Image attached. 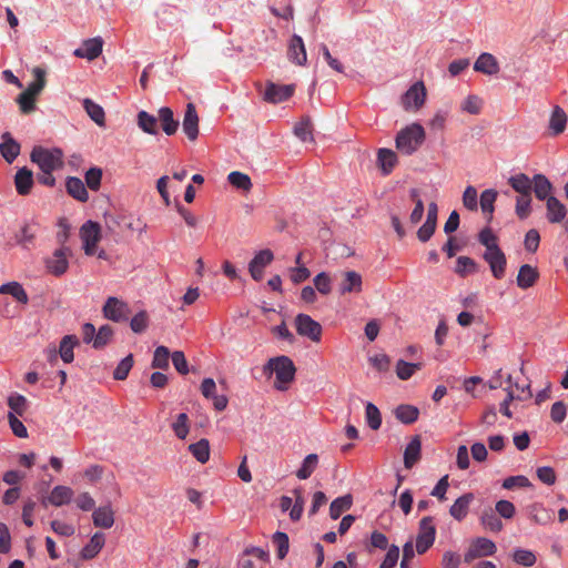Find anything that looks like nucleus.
Instances as JSON below:
<instances>
[{"instance_id": "nucleus-51", "label": "nucleus", "mask_w": 568, "mask_h": 568, "mask_svg": "<svg viewBox=\"0 0 568 568\" xmlns=\"http://www.w3.org/2000/svg\"><path fill=\"white\" fill-rule=\"evenodd\" d=\"M8 406L10 407V412L16 416H23L27 409V398L23 395L14 393L9 396Z\"/></svg>"}, {"instance_id": "nucleus-38", "label": "nucleus", "mask_w": 568, "mask_h": 568, "mask_svg": "<svg viewBox=\"0 0 568 568\" xmlns=\"http://www.w3.org/2000/svg\"><path fill=\"white\" fill-rule=\"evenodd\" d=\"M82 104L92 121H94L99 126H103L105 124V113L101 105L89 98H85Z\"/></svg>"}, {"instance_id": "nucleus-53", "label": "nucleus", "mask_w": 568, "mask_h": 568, "mask_svg": "<svg viewBox=\"0 0 568 568\" xmlns=\"http://www.w3.org/2000/svg\"><path fill=\"white\" fill-rule=\"evenodd\" d=\"M172 429L175 436L180 439H185L189 434V417L185 413H181L176 416V419L172 424Z\"/></svg>"}, {"instance_id": "nucleus-49", "label": "nucleus", "mask_w": 568, "mask_h": 568, "mask_svg": "<svg viewBox=\"0 0 568 568\" xmlns=\"http://www.w3.org/2000/svg\"><path fill=\"white\" fill-rule=\"evenodd\" d=\"M365 418H366L367 425L373 430H377L382 425V416H381L379 409L373 403L366 404Z\"/></svg>"}, {"instance_id": "nucleus-50", "label": "nucleus", "mask_w": 568, "mask_h": 568, "mask_svg": "<svg viewBox=\"0 0 568 568\" xmlns=\"http://www.w3.org/2000/svg\"><path fill=\"white\" fill-rule=\"evenodd\" d=\"M229 182L236 189L248 191L252 187L251 179L247 174L233 171L227 176Z\"/></svg>"}, {"instance_id": "nucleus-14", "label": "nucleus", "mask_w": 568, "mask_h": 568, "mask_svg": "<svg viewBox=\"0 0 568 568\" xmlns=\"http://www.w3.org/2000/svg\"><path fill=\"white\" fill-rule=\"evenodd\" d=\"M273 252L268 248L262 250L255 254L248 264V271L253 280L261 281L263 278L264 268L273 261Z\"/></svg>"}, {"instance_id": "nucleus-16", "label": "nucleus", "mask_w": 568, "mask_h": 568, "mask_svg": "<svg viewBox=\"0 0 568 568\" xmlns=\"http://www.w3.org/2000/svg\"><path fill=\"white\" fill-rule=\"evenodd\" d=\"M183 132L186 134L190 141H194L199 136V115L193 103H187L183 122Z\"/></svg>"}, {"instance_id": "nucleus-17", "label": "nucleus", "mask_w": 568, "mask_h": 568, "mask_svg": "<svg viewBox=\"0 0 568 568\" xmlns=\"http://www.w3.org/2000/svg\"><path fill=\"white\" fill-rule=\"evenodd\" d=\"M538 278V268L530 264H524L519 267L516 284L521 290H528L537 283Z\"/></svg>"}, {"instance_id": "nucleus-10", "label": "nucleus", "mask_w": 568, "mask_h": 568, "mask_svg": "<svg viewBox=\"0 0 568 568\" xmlns=\"http://www.w3.org/2000/svg\"><path fill=\"white\" fill-rule=\"evenodd\" d=\"M496 551V545L493 540L478 537L474 539L464 555L465 562H471L476 558L490 556Z\"/></svg>"}, {"instance_id": "nucleus-48", "label": "nucleus", "mask_w": 568, "mask_h": 568, "mask_svg": "<svg viewBox=\"0 0 568 568\" xmlns=\"http://www.w3.org/2000/svg\"><path fill=\"white\" fill-rule=\"evenodd\" d=\"M170 357L171 354L166 346H158L154 351L151 365L153 368L168 369L170 366Z\"/></svg>"}, {"instance_id": "nucleus-39", "label": "nucleus", "mask_w": 568, "mask_h": 568, "mask_svg": "<svg viewBox=\"0 0 568 568\" xmlns=\"http://www.w3.org/2000/svg\"><path fill=\"white\" fill-rule=\"evenodd\" d=\"M419 415V410L416 406L413 405H399L395 409L396 418L403 424L409 425L417 420Z\"/></svg>"}, {"instance_id": "nucleus-58", "label": "nucleus", "mask_w": 568, "mask_h": 568, "mask_svg": "<svg viewBox=\"0 0 568 568\" xmlns=\"http://www.w3.org/2000/svg\"><path fill=\"white\" fill-rule=\"evenodd\" d=\"M540 243V235L536 229H530L524 240L525 250L529 253H536Z\"/></svg>"}, {"instance_id": "nucleus-25", "label": "nucleus", "mask_w": 568, "mask_h": 568, "mask_svg": "<svg viewBox=\"0 0 568 568\" xmlns=\"http://www.w3.org/2000/svg\"><path fill=\"white\" fill-rule=\"evenodd\" d=\"M0 153L8 163H12L20 153V144L8 132L2 134Z\"/></svg>"}, {"instance_id": "nucleus-64", "label": "nucleus", "mask_w": 568, "mask_h": 568, "mask_svg": "<svg viewBox=\"0 0 568 568\" xmlns=\"http://www.w3.org/2000/svg\"><path fill=\"white\" fill-rule=\"evenodd\" d=\"M149 324L148 314L144 311L139 312L136 315H134L130 322L131 329L136 333H143Z\"/></svg>"}, {"instance_id": "nucleus-21", "label": "nucleus", "mask_w": 568, "mask_h": 568, "mask_svg": "<svg viewBox=\"0 0 568 568\" xmlns=\"http://www.w3.org/2000/svg\"><path fill=\"white\" fill-rule=\"evenodd\" d=\"M105 544V536L98 531L92 535L90 541L82 548L80 556L83 560H90L98 556Z\"/></svg>"}, {"instance_id": "nucleus-4", "label": "nucleus", "mask_w": 568, "mask_h": 568, "mask_svg": "<svg viewBox=\"0 0 568 568\" xmlns=\"http://www.w3.org/2000/svg\"><path fill=\"white\" fill-rule=\"evenodd\" d=\"M31 161L38 164L41 171H55L63 166V153L60 149L33 148Z\"/></svg>"}, {"instance_id": "nucleus-24", "label": "nucleus", "mask_w": 568, "mask_h": 568, "mask_svg": "<svg viewBox=\"0 0 568 568\" xmlns=\"http://www.w3.org/2000/svg\"><path fill=\"white\" fill-rule=\"evenodd\" d=\"M33 185V173L28 168H21L14 175V186L20 195L30 193Z\"/></svg>"}, {"instance_id": "nucleus-54", "label": "nucleus", "mask_w": 568, "mask_h": 568, "mask_svg": "<svg viewBox=\"0 0 568 568\" xmlns=\"http://www.w3.org/2000/svg\"><path fill=\"white\" fill-rule=\"evenodd\" d=\"M133 367V355L125 356L115 367L113 378L116 381H124Z\"/></svg>"}, {"instance_id": "nucleus-11", "label": "nucleus", "mask_w": 568, "mask_h": 568, "mask_svg": "<svg viewBox=\"0 0 568 568\" xmlns=\"http://www.w3.org/2000/svg\"><path fill=\"white\" fill-rule=\"evenodd\" d=\"M130 314L128 304L116 297H109L103 306V315L113 322L126 321Z\"/></svg>"}, {"instance_id": "nucleus-20", "label": "nucleus", "mask_w": 568, "mask_h": 568, "mask_svg": "<svg viewBox=\"0 0 568 568\" xmlns=\"http://www.w3.org/2000/svg\"><path fill=\"white\" fill-rule=\"evenodd\" d=\"M92 520L95 527L109 529L114 525V513L110 504L100 506L92 513Z\"/></svg>"}, {"instance_id": "nucleus-56", "label": "nucleus", "mask_w": 568, "mask_h": 568, "mask_svg": "<svg viewBox=\"0 0 568 568\" xmlns=\"http://www.w3.org/2000/svg\"><path fill=\"white\" fill-rule=\"evenodd\" d=\"M273 542L277 547V557L280 559L285 558L290 548L288 536L285 532L276 531L273 535Z\"/></svg>"}, {"instance_id": "nucleus-2", "label": "nucleus", "mask_w": 568, "mask_h": 568, "mask_svg": "<svg viewBox=\"0 0 568 568\" xmlns=\"http://www.w3.org/2000/svg\"><path fill=\"white\" fill-rule=\"evenodd\" d=\"M263 372L268 377L272 374H275V388L278 390H286L288 384H291L295 378L296 367L288 356L282 355L270 358L263 366Z\"/></svg>"}, {"instance_id": "nucleus-47", "label": "nucleus", "mask_w": 568, "mask_h": 568, "mask_svg": "<svg viewBox=\"0 0 568 568\" xmlns=\"http://www.w3.org/2000/svg\"><path fill=\"white\" fill-rule=\"evenodd\" d=\"M513 560L520 566L531 567L536 564V555L528 549L516 548L511 554Z\"/></svg>"}, {"instance_id": "nucleus-1", "label": "nucleus", "mask_w": 568, "mask_h": 568, "mask_svg": "<svg viewBox=\"0 0 568 568\" xmlns=\"http://www.w3.org/2000/svg\"><path fill=\"white\" fill-rule=\"evenodd\" d=\"M530 384L528 379L524 376L523 371L515 372L514 374H509L507 378V386L505 390L507 396L499 404V412H501L508 418L513 417V410L510 408V403L514 400H524L531 396L530 393Z\"/></svg>"}, {"instance_id": "nucleus-37", "label": "nucleus", "mask_w": 568, "mask_h": 568, "mask_svg": "<svg viewBox=\"0 0 568 568\" xmlns=\"http://www.w3.org/2000/svg\"><path fill=\"white\" fill-rule=\"evenodd\" d=\"M353 505V498L352 495L347 494L341 497H337L331 503L329 506V517L333 520L338 519L342 514L346 510H348Z\"/></svg>"}, {"instance_id": "nucleus-40", "label": "nucleus", "mask_w": 568, "mask_h": 568, "mask_svg": "<svg viewBox=\"0 0 568 568\" xmlns=\"http://www.w3.org/2000/svg\"><path fill=\"white\" fill-rule=\"evenodd\" d=\"M192 456L201 464H205L210 459V443L202 438L189 446Z\"/></svg>"}, {"instance_id": "nucleus-60", "label": "nucleus", "mask_w": 568, "mask_h": 568, "mask_svg": "<svg viewBox=\"0 0 568 568\" xmlns=\"http://www.w3.org/2000/svg\"><path fill=\"white\" fill-rule=\"evenodd\" d=\"M463 204L469 211H476L478 207L477 190L469 185L465 189L463 194Z\"/></svg>"}, {"instance_id": "nucleus-18", "label": "nucleus", "mask_w": 568, "mask_h": 568, "mask_svg": "<svg viewBox=\"0 0 568 568\" xmlns=\"http://www.w3.org/2000/svg\"><path fill=\"white\" fill-rule=\"evenodd\" d=\"M287 57L291 62L297 65H305L307 61V55L303 39L300 36L294 34L291 38Z\"/></svg>"}, {"instance_id": "nucleus-27", "label": "nucleus", "mask_w": 568, "mask_h": 568, "mask_svg": "<svg viewBox=\"0 0 568 568\" xmlns=\"http://www.w3.org/2000/svg\"><path fill=\"white\" fill-rule=\"evenodd\" d=\"M532 183L534 192L538 200L547 202L549 197H554L551 195L552 184L544 174H536Z\"/></svg>"}, {"instance_id": "nucleus-6", "label": "nucleus", "mask_w": 568, "mask_h": 568, "mask_svg": "<svg viewBox=\"0 0 568 568\" xmlns=\"http://www.w3.org/2000/svg\"><path fill=\"white\" fill-rule=\"evenodd\" d=\"M80 237L84 253L89 256L94 255L97 253V245L101 240L99 223L87 221L80 229Z\"/></svg>"}, {"instance_id": "nucleus-19", "label": "nucleus", "mask_w": 568, "mask_h": 568, "mask_svg": "<svg viewBox=\"0 0 568 568\" xmlns=\"http://www.w3.org/2000/svg\"><path fill=\"white\" fill-rule=\"evenodd\" d=\"M103 41L101 38H92L85 40L81 48L74 51V55L79 58H85L88 60H94L102 52Z\"/></svg>"}, {"instance_id": "nucleus-13", "label": "nucleus", "mask_w": 568, "mask_h": 568, "mask_svg": "<svg viewBox=\"0 0 568 568\" xmlns=\"http://www.w3.org/2000/svg\"><path fill=\"white\" fill-rule=\"evenodd\" d=\"M69 252L70 250L65 246L55 250L52 256L45 260L47 270L55 276L64 274L69 267Z\"/></svg>"}, {"instance_id": "nucleus-9", "label": "nucleus", "mask_w": 568, "mask_h": 568, "mask_svg": "<svg viewBox=\"0 0 568 568\" xmlns=\"http://www.w3.org/2000/svg\"><path fill=\"white\" fill-rule=\"evenodd\" d=\"M426 88L424 82H415L402 97V105L406 111L419 110L426 101Z\"/></svg>"}, {"instance_id": "nucleus-28", "label": "nucleus", "mask_w": 568, "mask_h": 568, "mask_svg": "<svg viewBox=\"0 0 568 568\" xmlns=\"http://www.w3.org/2000/svg\"><path fill=\"white\" fill-rule=\"evenodd\" d=\"M422 443L419 436H415L404 452L405 468L410 469L420 458Z\"/></svg>"}, {"instance_id": "nucleus-29", "label": "nucleus", "mask_w": 568, "mask_h": 568, "mask_svg": "<svg viewBox=\"0 0 568 568\" xmlns=\"http://www.w3.org/2000/svg\"><path fill=\"white\" fill-rule=\"evenodd\" d=\"M67 192L80 202H87L89 193L84 183L75 176H69L65 182Z\"/></svg>"}, {"instance_id": "nucleus-15", "label": "nucleus", "mask_w": 568, "mask_h": 568, "mask_svg": "<svg viewBox=\"0 0 568 568\" xmlns=\"http://www.w3.org/2000/svg\"><path fill=\"white\" fill-rule=\"evenodd\" d=\"M293 84L267 83L264 92V99L271 103H280L288 100L294 93Z\"/></svg>"}, {"instance_id": "nucleus-57", "label": "nucleus", "mask_w": 568, "mask_h": 568, "mask_svg": "<svg viewBox=\"0 0 568 568\" xmlns=\"http://www.w3.org/2000/svg\"><path fill=\"white\" fill-rule=\"evenodd\" d=\"M501 486L503 488L510 490L515 488L530 487L531 483L526 476L517 475L505 478Z\"/></svg>"}, {"instance_id": "nucleus-55", "label": "nucleus", "mask_w": 568, "mask_h": 568, "mask_svg": "<svg viewBox=\"0 0 568 568\" xmlns=\"http://www.w3.org/2000/svg\"><path fill=\"white\" fill-rule=\"evenodd\" d=\"M531 196L529 194H521L516 200V214L519 219L524 220L530 214Z\"/></svg>"}, {"instance_id": "nucleus-36", "label": "nucleus", "mask_w": 568, "mask_h": 568, "mask_svg": "<svg viewBox=\"0 0 568 568\" xmlns=\"http://www.w3.org/2000/svg\"><path fill=\"white\" fill-rule=\"evenodd\" d=\"M32 73L34 75V81H32L23 92L36 99L45 87V71L40 67H36L32 70Z\"/></svg>"}, {"instance_id": "nucleus-22", "label": "nucleus", "mask_w": 568, "mask_h": 568, "mask_svg": "<svg viewBox=\"0 0 568 568\" xmlns=\"http://www.w3.org/2000/svg\"><path fill=\"white\" fill-rule=\"evenodd\" d=\"M73 495L74 491L70 487L58 485L53 487L47 500L55 507H61L63 505H68L72 500Z\"/></svg>"}, {"instance_id": "nucleus-3", "label": "nucleus", "mask_w": 568, "mask_h": 568, "mask_svg": "<svg viewBox=\"0 0 568 568\" xmlns=\"http://www.w3.org/2000/svg\"><path fill=\"white\" fill-rule=\"evenodd\" d=\"M425 130L419 123H412L396 136V148L406 155L413 154L424 142Z\"/></svg>"}, {"instance_id": "nucleus-46", "label": "nucleus", "mask_w": 568, "mask_h": 568, "mask_svg": "<svg viewBox=\"0 0 568 568\" xmlns=\"http://www.w3.org/2000/svg\"><path fill=\"white\" fill-rule=\"evenodd\" d=\"M508 181H509V184L511 185V187L516 192H518L520 195L521 194H529L530 191H531V183L532 182L524 173H519V174H516L514 176H510Z\"/></svg>"}, {"instance_id": "nucleus-33", "label": "nucleus", "mask_w": 568, "mask_h": 568, "mask_svg": "<svg viewBox=\"0 0 568 568\" xmlns=\"http://www.w3.org/2000/svg\"><path fill=\"white\" fill-rule=\"evenodd\" d=\"M497 200V191L494 189L485 190L480 195V209L487 221L491 222L494 219L495 202Z\"/></svg>"}, {"instance_id": "nucleus-44", "label": "nucleus", "mask_w": 568, "mask_h": 568, "mask_svg": "<svg viewBox=\"0 0 568 568\" xmlns=\"http://www.w3.org/2000/svg\"><path fill=\"white\" fill-rule=\"evenodd\" d=\"M156 118L149 114L146 111H140L138 113V125L148 134H158Z\"/></svg>"}, {"instance_id": "nucleus-45", "label": "nucleus", "mask_w": 568, "mask_h": 568, "mask_svg": "<svg viewBox=\"0 0 568 568\" xmlns=\"http://www.w3.org/2000/svg\"><path fill=\"white\" fill-rule=\"evenodd\" d=\"M38 229L39 226L36 222L27 223L26 225H23L19 234H17L18 243L23 246H28L29 244H31L34 237L37 236Z\"/></svg>"}, {"instance_id": "nucleus-8", "label": "nucleus", "mask_w": 568, "mask_h": 568, "mask_svg": "<svg viewBox=\"0 0 568 568\" xmlns=\"http://www.w3.org/2000/svg\"><path fill=\"white\" fill-rule=\"evenodd\" d=\"M436 528L432 517H424L419 521V531L416 537V551L422 555L426 552L434 544Z\"/></svg>"}, {"instance_id": "nucleus-62", "label": "nucleus", "mask_w": 568, "mask_h": 568, "mask_svg": "<svg viewBox=\"0 0 568 568\" xmlns=\"http://www.w3.org/2000/svg\"><path fill=\"white\" fill-rule=\"evenodd\" d=\"M84 179L88 187L97 191L101 185L102 170L99 168H91L87 171Z\"/></svg>"}, {"instance_id": "nucleus-7", "label": "nucleus", "mask_w": 568, "mask_h": 568, "mask_svg": "<svg viewBox=\"0 0 568 568\" xmlns=\"http://www.w3.org/2000/svg\"><path fill=\"white\" fill-rule=\"evenodd\" d=\"M295 328L298 335L318 343L322 337V325L307 314H298L295 317Z\"/></svg>"}, {"instance_id": "nucleus-41", "label": "nucleus", "mask_w": 568, "mask_h": 568, "mask_svg": "<svg viewBox=\"0 0 568 568\" xmlns=\"http://www.w3.org/2000/svg\"><path fill=\"white\" fill-rule=\"evenodd\" d=\"M377 161L383 173L389 174L397 162V156L396 153L389 149H381L378 151Z\"/></svg>"}, {"instance_id": "nucleus-43", "label": "nucleus", "mask_w": 568, "mask_h": 568, "mask_svg": "<svg viewBox=\"0 0 568 568\" xmlns=\"http://www.w3.org/2000/svg\"><path fill=\"white\" fill-rule=\"evenodd\" d=\"M420 368L422 363H408L404 359H398L396 363V375L399 379L407 381Z\"/></svg>"}, {"instance_id": "nucleus-34", "label": "nucleus", "mask_w": 568, "mask_h": 568, "mask_svg": "<svg viewBox=\"0 0 568 568\" xmlns=\"http://www.w3.org/2000/svg\"><path fill=\"white\" fill-rule=\"evenodd\" d=\"M473 498V494H465L457 498L449 509L452 517L459 521L463 520L468 514V508Z\"/></svg>"}, {"instance_id": "nucleus-30", "label": "nucleus", "mask_w": 568, "mask_h": 568, "mask_svg": "<svg viewBox=\"0 0 568 568\" xmlns=\"http://www.w3.org/2000/svg\"><path fill=\"white\" fill-rule=\"evenodd\" d=\"M79 345V338L75 335H65L60 341L59 355L61 359L69 364L74 359L73 349Z\"/></svg>"}, {"instance_id": "nucleus-61", "label": "nucleus", "mask_w": 568, "mask_h": 568, "mask_svg": "<svg viewBox=\"0 0 568 568\" xmlns=\"http://www.w3.org/2000/svg\"><path fill=\"white\" fill-rule=\"evenodd\" d=\"M8 422L12 433L19 438H27L28 430L23 423L12 412L8 413Z\"/></svg>"}, {"instance_id": "nucleus-12", "label": "nucleus", "mask_w": 568, "mask_h": 568, "mask_svg": "<svg viewBox=\"0 0 568 568\" xmlns=\"http://www.w3.org/2000/svg\"><path fill=\"white\" fill-rule=\"evenodd\" d=\"M363 290L362 275L356 271H345L341 274V281L338 283V293L345 294H358Z\"/></svg>"}, {"instance_id": "nucleus-32", "label": "nucleus", "mask_w": 568, "mask_h": 568, "mask_svg": "<svg viewBox=\"0 0 568 568\" xmlns=\"http://www.w3.org/2000/svg\"><path fill=\"white\" fill-rule=\"evenodd\" d=\"M567 124V114L562 108L555 105L549 119V130L554 135H559L565 131Z\"/></svg>"}, {"instance_id": "nucleus-42", "label": "nucleus", "mask_w": 568, "mask_h": 568, "mask_svg": "<svg viewBox=\"0 0 568 568\" xmlns=\"http://www.w3.org/2000/svg\"><path fill=\"white\" fill-rule=\"evenodd\" d=\"M318 464V456L316 454H308L302 462L301 467L296 471L298 479H307L311 477Z\"/></svg>"}, {"instance_id": "nucleus-23", "label": "nucleus", "mask_w": 568, "mask_h": 568, "mask_svg": "<svg viewBox=\"0 0 568 568\" xmlns=\"http://www.w3.org/2000/svg\"><path fill=\"white\" fill-rule=\"evenodd\" d=\"M546 207L547 220L552 224L562 222L567 215V207L557 197H549L546 202Z\"/></svg>"}, {"instance_id": "nucleus-31", "label": "nucleus", "mask_w": 568, "mask_h": 568, "mask_svg": "<svg viewBox=\"0 0 568 568\" xmlns=\"http://www.w3.org/2000/svg\"><path fill=\"white\" fill-rule=\"evenodd\" d=\"M0 294L11 295L18 303L28 304L29 297L23 286L16 281L0 285Z\"/></svg>"}, {"instance_id": "nucleus-52", "label": "nucleus", "mask_w": 568, "mask_h": 568, "mask_svg": "<svg viewBox=\"0 0 568 568\" xmlns=\"http://www.w3.org/2000/svg\"><path fill=\"white\" fill-rule=\"evenodd\" d=\"M113 336V329L110 325H102L98 332H95V338L93 342V347L95 349H101L105 345L109 344Z\"/></svg>"}, {"instance_id": "nucleus-59", "label": "nucleus", "mask_w": 568, "mask_h": 568, "mask_svg": "<svg viewBox=\"0 0 568 568\" xmlns=\"http://www.w3.org/2000/svg\"><path fill=\"white\" fill-rule=\"evenodd\" d=\"M448 115H449L448 110H444V109L438 110L428 122L429 129L433 131H443L445 129V124H446Z\"/></svg>"}, {"instance_id": "nucleus-63", "label": "nucleus", "mask_w": 568, "mask_h": 568, "mask_svg": "<svg viewBox=\"0 0 568 568\" xmlns=\"http://www.w3.org/2000/svg\"><path fill=\"white\" fill-rule=\"evenodd\" d=\"M314 285L316 287V290L323 294V295H327L331 293L332 291V286H331V277L327 273L325 272H321L318 273L314 280Z\"/></svg>"}, {"instance_id": "nucleus-35", "label": "nucleus", "mask_w": 568, "mask_h": 568, "mask_svg": "<svg viewBox=\"0 0 568 568\" xmlns=\"http://www.w3.org/2000/svg\"><path fill=\"white\" fill-rule=\"evenodd\" d=\"M159 120L162 125V130L168 135H173L179 128V121L173 116V111L168 106H162L159 110Z\"/></svg>"}, {"instance_id": "nucleus-26", "label": "nucleus", "mask_w": 568, "mask_h": 568, "mask_svg": "<svg viewBox=\"0 0 568 568\" xmlns=\"http://www.w3.org/2000/svg\"><path fill=\"white\" fill-rule=\"evenodd\" d=\"M476 72L494 75L497 73V59L488 52L481 53L474 63Z\"/></svg>"}, {"instance_id": "nucleus-5", "label": "nucleus", "mask_w": 568, "mask_h": 568, "mask_svg": "<svg viewBox=\"0 0 568 568\" xmlns=\"http://www.w3.org/2000/svg\"><path fill=\"white\" fill-rule=\"evenodd\" d=\"M477 240L485 246L483 257L489 264L494 277H497V236L489 226H486L478 233Z\"/></svg>"}]
</instances>
